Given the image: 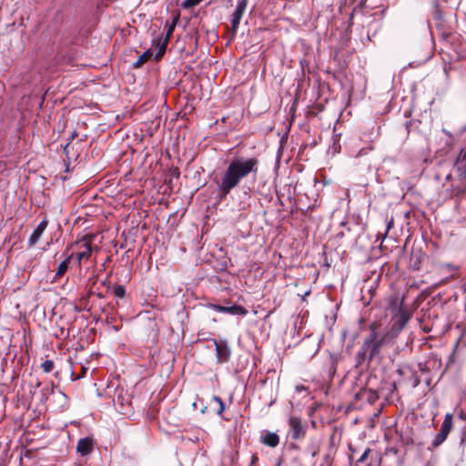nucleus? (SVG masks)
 Wrapping results in <instances>:
<instances>
[{
    "label": "nucleus",
    "mask_w": 466,
    "mask_h": 466,
    "mask_svg": "<svg viewBox=\"0 0 466 466\" xmlns=\"http://www.w3.org/2000/svg\"><path fill=\"white\" fill-rule=\"evenodd\" d=\"M79 251L77 252V260L78 264L80 265L82 260L89 258L92 253V245L91 241L84 238L81 241L77 243Z\"/></svg>",
    "instance_id": "8"
},
{
    "label": "nucleus",
    "mask_w": 466,
    "mask_h": 466,
    "mask_svg": "<svg viewBox=\"0 0 466 466\" xmlns=\"http://www.w3.org/2000/svg\"><path fill=\"white\" fill-rule=\"evenodd\" d=\"M248 0H238L231 19V38L235 37L240 20L246 11Z\"/></svg>",
    "instance_id": "5"
},
{
    "label": "nucleus",
    "mask_w": 466,
    "mask_h": 466,
    "mask_svg": "<svg viewBox=\"0 0 466 466\" xmlns=\"http://www.w3.org/2000/svg\"><path fill=\"white\" fill-rule=\"evenodd\" d=\"M390 360L391 361V367L390 368V370L393 372L398 371V369L393 365V361L391 360Z\"/></svg>",
    "instance_id": "27"
},
{
    "label": "nucleus",
    "mask_w": 466,
    "mask_h": 466,
    "mask_svg": "<svg viewBox=\"0 0 466 466\" xmlns=\"http://www.w3.org/2000/svg\"><path fill=\"white\" fill-rule=\"evenodd\" d=\"M450 67H451L450 66H447V65L444 66V72L446 74H448V70L450 69Z\"/></svg>",
    "instance_id": "31"
},
{
    "label": "nucleus",
    "mask_w": 466,
    "mask_h": 466,
    "mask_svg": "<svg viewBox=\"0 0 466 466\" xmlns=\"http://www.w3.org/2000/svg\"><path fill=\"white\" fill-rule=\"evenodd\" d=\"M257 460H258V458L256 456H253L252 457V463L256 462Z\"/></svg>",
    "instance_id": "32"
},
{
    "label": "nucleus",
    "mask_w": 466,
    "mask_h": 466,
    "mask_svg": "<svg viewBox=\"0 0 466 466\" xmlns=\"http://www.w3.org/2000/svg\"><path fill=\"white\" fill-rule=\"evenodd\" d=\"M433 8H434V13H433L434 19L441 20L442 19V15H441V8H440V5H439V3L437 1L434 2Z\"/></svg>",
    "instance_id": "23"
},
{
    "label": "nucleus",
    "mask_w": 466,
    "mask_h": 466,
    "mask_svg": "<svg viewBox=\"0 0 466 466\" xmlns=\"http://www.w3.org/2000/svg\"><path fill=\"white\" fill-rule=\"evenodd\" d=\"M439 268L441 271H445L451 274V277L454 276V273L459 270V266L453 264V263H440Z\"/></svg>",
    "instance_id": "16"
},
{
    "label": "nucleus",
    "mask_w": 466,
    "mask_h": 466,
    "mask_svg": "<svg viewBox=\"0 0 466 466\" xmlns=\"http://www.w3.org/2000/svg\"><path fill=\"white\" fill-rule=\"evenodd\" d=\"M213 400L219 405L218 414H221L225 409L224 403L219 397L214 396Z\"/></svg>",
    "instance_id": "25"
},
{
    "label": "nucleus",
    "mask_w": 466,
    "mask_h": 466,
    "mask_svg": "<svg viewBox=\"0 0 466 466\" xmlns=\"http://www.w3.org/2000/svg\"><path fill=\"white\" fill-rule=\"evenodd\" d=\"M76 451L81 455H87L93 451V440L90 438H84L78 441Z\"/></svg>",
    "instance_id": "10"
},
{
    "label": "nucleus",
    "mask_w": 466,
    "mask_h": 466,
    "mask_svg": "<svg viewBox=\"0 0 466 466\" xmlns=\"http://www.w3.org/2000/svg\"><path fill=\"white\" fill-rule=\"evenodd\" d=\"M54 361L50 360H45L41 365L42 370L46 373L50 372L54 369Z\"/></svg>",
    "instance_id": "22"
},
{
    "label": "nucleus",
    "mask_w": 466,
    "mask_h": 466,
    "mask_svg": "<svg viewBox=\"0 0 466 466\" xmlns=\"http://www.w3.org/2000/svg\"><path fill=\"white\" fill-rule=\"evenodd\" d=\"M305 390V387H304V386H297V390H298V391H301V390Z\"/></svg>",
    "instance_id": "30"
},
{
    "label": "nucleus",
    "mask_w": 466,
    "mask_h": 466,
    "mask_svg": "<svg viewBox=\"0 0 466 466\" xmlns=\"http://www.w3.org/2000/svg\"><path fill=\"white\" fill-rule=\"evenodd\" d=\"M261 441L267 446L277 447L279 443V436L274 432H266L261 436Z\"/></svg>",
    "instance_id": "12"
},
{
    "label": "nucleus",
    "mask_w": 466,
    "mask_h": 466,
    "mask_svg": "<svg viewBox=\"0 0 466 466\" xmlns=\"http://www.w3.org/2000/svg\"><path fill=\"white\" fill-rule=\"evenodd\" d=\"M364 154H367V150H366V149H364V148H363V149H360V150L359 151L358 157H360V156H362V155H364Z\"/></svg>",
    "instance_id": "28"
},
{
    "label": "nucleus",
    "mask_w": 466,
    "mask_h": 466,
    "mask_svg": "<svg viewBox=\"0 0 466 466\" xmlns=\"http://www.w3.org/2000/svg\"><path fill=\"white\" fill-rule=\"evenodd\" d=\"M46 226H47L46 220H43L42 222H40V224L36 227V228L34 230V232L32 233V235L29 238L30 245H35L39 240L41 235L46 228Z\"/></svg>",
    "instance_id": "14"
},
{
    "label": "nucleus",
    "mask_w": 466,
    "mask_h": 466,
    "mask_svg": "<svg viewBox=\"0 0 466 466\" xmlns=\"http://www.w3.org/2000/svg\"><path fill=\"white\" fill-rule=\"evenodd\" d=\"M424 255L421 252H412L410 258V268L413 271L420 270Z\"/></svg>",
    "instance_id": "15"
},
{
    "label": "nucleus",
    "mask_w": 466,
    "mask_h": 466,
    "mask_svg": "<svg viewBox=\"0 0 466 466\" xmlns=\"http://www.w3.org/2000/svg\"><path fill=\"white\" fill-rule=\"evenodd\" d=\"M368 453H369V450H366L364 451V453L360 456V458L358 460V461L359 462L364 461V460L366 459Z\"/></svg>",
    "instance_id": "26"
},
{
    "label": "nucleus",
    "mask_w": 466,
    "mask_h": 466,
    "mask_svg": "<svg viewBox=\"0 0 466 466\" xmlns=\"http://www.w3.org/2000/svg\"><path fill=\"white\" fill-rule=\"evenodd\" d=\"M436 179L441 180V174L436 175Z\"/></svg>",
    "instance_id": "33"
},
{
    "label": "nucleus",
    "mask_w": 466,
    "mask_h": 466,
    "mask_svg": "<svg viewBox=\"0 0 466 466\" xmlns=\"http://www.w3.org/2000/svg\"><path fill=\"white\" fill-rule=\"evenodd\" d=\"M290 434L293 440H300L305 437L306 426L303 425L301 419L297 416H291L289 419Z\"/></svg>",
    "instance_id": "6"
},
{
    "label": "nucleus",
    "mask_w": 466,
    "mask_h": 466,
    "mask_svg": "<svg viewBox=\"0 0 466 466\" xmlns=\"http://www.w3.org/2000/svg\"><path fill=\"white\" fill-rule=\"evenodd\" d=\"M452 426H453V417L451 413H447L445 415L442 424L441 426L440 432L438 434H436V436L434 437V439L431 442V445L433 448L439 447L445 441V440L447 439L451 431L452 430Z\"/></svg>",
    "instance_id": "4"
},
{
    "label": "nucleus",
    "mask_w": 466,
    "mask_h": 466,
    "mask_svg": "<svg viewBox=\"0 0 466 466\" xmlns=\"http://www.w3.org/2000/svg\"><path fill=\"white\" fill-rule=\"evenodd\" d=\"M396 390V384L394 381L384 382L383 386H380V397L383 396L385 400L390 403V395Z\"/></svg>",
    "instance_id": "13"
},
{
    "label": "nucleus",
    "mask_w": 466,
    "mask_h": 466,
    "mask_svg": "<svg viewBox=\"0 0 466 466\" xmlns=\"http://www.w3.org/2000/svg\"><path fill=\"white\" fill-rule=\"evenodd\" d=\"M454 177L451 173L445 175V180L449 184H443L446 187V198H452L466 193V147H463L453 166Z\"/></svg>",
    "instance_id": "3"
},
{
    "label": "nucleus",
    "mask_w": 466,
    "mask_h": 466,
    "mask_svg": "<svg viewBox=\"0 0 466 466\" xmlns=\"http://www.w3.org/2000/svg\"><path fill=\"white\" fill-rule=\"evenodd\" d=\"M441 39L450 45H452L455 41L459 40V35L453 33L443 32L441 35Z\"/></svg>",
    "instance_id": "19"
},
{
    "label": "nucleus",
    "mask_w": 466,
    "mask_h": 466,
    "mask_svg": "<svg viewBox=\"0 0 466 466\" xmlns=\"http://www.w3.org/2000/svg\"><path fill=\"white\" fill-rule=\"evenodd\" d=\"M404 297L398 295L390 297L386 308L387 315H390V320L386 328V332L380 338V345L394 339L411 317V313L403 306Z\"/></svg>",
    "instance_id": "2"
},
{
    "label": "nucleus",
    "mask_w": 466,
    "mask_h": 466,
    "mask_svg": "<svg viewBox=\"0 0 466 466\" xmlns=\"http://www.w3.org/2000/svg\"><path fill=\"white\" fill-rule=\"evenodd\" d=\"M203 0H185L182 3V7L186 8V9H189V8H192V7L198 5Z\"/></svg>",
    "instance_id": "21"
},
{
    "label": "nucleus",
    "mask_w": 466,
    "mask_h": 466,
    "mask_svg": "<svg viewBox=\"0 0 466 466\" xmlns=\"http://www.w3.org/2000/svg\"><path fill=\"white\" fill-rule=\"evenodd\" d=\"M258 169V160L256 157H236L230 161L218 182L219 191L228 195L240 181L249 174L256 175Z\"/></svg>",
    "instance_id": "1"
},
{
    "label": "nucleus",
    "mask_w": 466,
    "mask_h": 466,
    "mask_svg": "<svg viewBox=\"0 0 466 466\" xmlns=\"http://www.w3.org/2000/svg\"><path fill=\"white\" fill-rule=\"evenodd\" d=\"M380 251H381L382 250V240L380 241Z\"/></svg>",
    "instance_id": "34"
},
{
    "label": "nucleus",
    "mask_w": 466,
    "mask_h": 466,
    "mask_svg": "<svg viewBox=\"0 0 466 466\" xmlns=\"http://www.w3.org/2000/svg\"><path fill=\"white\" fill-rule=\"evenodd\" d=\"M211 308L218 312L227 313V314H231V315L245 316L248 313V310L244 307H241L238 305H232L229 307H226V306L213 304V305H211Z\"/></svg>",
    "instance_id": "7"
},
{
    "label": "nucleus",
    "mask_w": 466,
    "mask_h": 466,
    "mask_svg": "<svg viewBox=\"0 0 466 466\" xmlns=\"http://www.w3.org/2000/svg\"><path fill=\"white\" fill-rule=\"evenodd\" d=\"M383 435H384L385 441L388 443L393 442L394 441L399 440V435L397 433V431L394 429H391V428H387L386 431H384Z\"/></svg>",
    "instance_id": "17"
},
{
    "label": "nucleus",
    "mask_w": 466,
    "mask_h": 466,
    "mask_svg": "<svg viewBox=\"0 0 466 466\" xmlns=\"http://www.w3.org/2000/svg\"><path fill=\"white\" fill-rule=\"evenodd\" d=\"M82 372L85 373L86 372V369L84 367H82Z\"/></svg>",
    "instance_id": "35"
},
{
    "label": "nucleus",
    "mask_w": 466,
    "mask_h": 466,
    "mask_svg": "<svg viewBox=\"0 0 466 466\" xmlns=\"http://www.w3.org/2000/svg\"><path fill=\"white\" fill-rule=\"evenodd\" d=\"M386 450L388 451H393L394 453L397 452V449L395 447H390V448H386Z\"/></svg>",
    "instance_id": "29"
},
{
    "label": "nucleus",
    "mask_w": 466,
    "mask_h": 466,
    "mask_svg": "<svg viewBox=\"0 0 466 466\" xmlns=\"http://www.w3.org/2000/svg\"><path fill=\"white\" fill-rule=\"evenodd\" d=\"M152 56V52L151 50H147L146 52H144L139 57L138 59L137 60V62L134 63V67L136 68H138L140 67L143 64H145L147 61H148Z\"/></svg>",
    "instance_id": "18"
},
{
    "label": "nucleus",
    "mask_w": 466,
    "mask_h": 466,
    "mask_svg": "<svg viewBox=\"0 0 466 466\" xmlns=\"http://www.w3.org/2000/svg\"><path fill=\"white\" fill-rule=\"evenodd\" d=\"M217 358L219 362H227L231 355L230 349L226 341H215Z\"/></svg>",
    "instance_id": "9"
},
{
    "label": "nucleus",
    "mask_w": 466,
    "mask_h": 466,
    "mask_svg": "<svg viewBox=\"0 0 466 466\" xmlns=\"http://www.w3.org/2000/svg\"><path fill=\"white\" fill-rule=\"evenodd\" d=\"M114 294L116 297L124 298L126 294L125 288L123 286H116L114 289Z\"/></svg>",
    "instance_id": "24"
},
{
    "label": "nucleus",
    "mask_w": 466,
    "mask_h": 466,
    "mask_svg": "<svg viewBox=\"0 0 466 466\" xmlns=\"http://www.w3.org/2000/svg\"><path fill=\"white\" fill-rule=\"evenodd\" d=\"M69 260H70V257H68L67 258H66L64 261H62L58 267H57V269H56V277H62L66 271L67 270L68 268V263H69Z\"/></svg>",
    "instance_id": "20"
},
{
    "label": "nucleus",
    "mask_w": 466,
    "mask_h": 466,
    "mask_svg": "<svg viewBox=\"0 0 466 466\" xmlns=\"http://www.w3.org/2000/svg\"><path fill=\"white\" fill-rule=\"evenodd\" d=\"M176 23H177V19H175L173 21V23L168 25V29H167V36H166L164 42L158 46V51L156 54V59L157 60L160 59L162 57L163 54L165 53L166 46L167 45V42L169 41V38H170L171 35L173 34V31L175 29V26H176Z\"/></svg>",
    "instance_id": "11"
}]
</instances>
